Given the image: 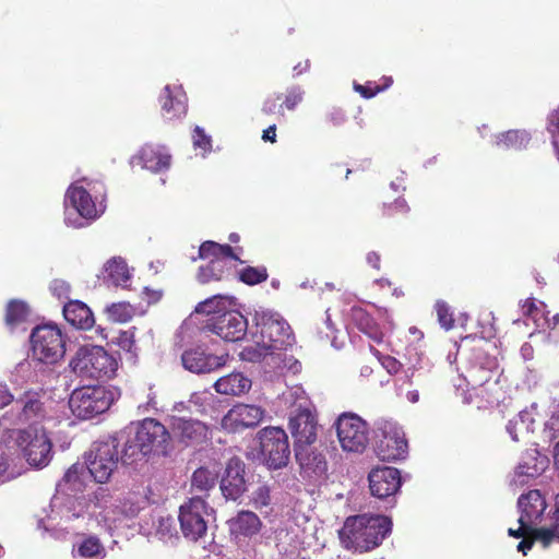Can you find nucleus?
I'll return each instance as SVG.
<instances>
[{
  "label": "nucleus",
  "instance_id": "09e8293b",
  "mask_svg": "<svg viewBox=\"0 0 559 559\" xmlns=\"http://www.w3.org/2000/svg\"><path fill=\"white\" fill-rule=\"evenodd\" d=\"M435 309L440 325L445 330L452 329L454 324V319L453 313L450 311V307L448 306V304L442 300H438L435 305Z\"/></svg>",
  "mask_w": 559,
  "mask_h": 559
},
{
  "label": "nucleus",
  "instance_id": "3c124183",
  "mask_svg": "<svg viewBox=\"0 0 559 559\" xmlns=\"http://www.w3.org/2000/svg\"><path fill=\"white\" fill-rule=\"evenodd\" d=\"M302 97H304V91L300 87L294 86V87L289 88L287 91V94H286L283 105L280 106V109L284 106L288 110H294L296 108V106L299 103H301Z\"/></svg>",
  "mask_w": 559,
  "mask_h": 559
},
{
  "label": "nucleus",
  "instance_id": "a19ab883",
  "mask_svg": "<svg viewBox=\"0 0 559 559\" xmlns=\"http://www.w3.org/2000/svg\"><path fill=\"white\" fill-rule=\"evenodd\" d=\"M199 255L201 259H216V258H229L231 260H239L237 255L233 253V248L229 245H219L214 241H205L200 246Z\"/></svg>",
  "mask_w": 559,
  "mask_h": 559
},
{
  "label": "nucleus",
  "instance_id": "680f3d73",
  "mask_svg": "<svg viewBox=\"0 0 559 559\" xmlns=\"http://www.w3.org/2000/svg\"><path fill=\"white\" fill-rule=\"evenodd\" d=\"M521 355L525 360H531L534 355V348L530 343H524L521 347Z\"/></svg>",
  "mask_w": 559,
  "mask_h": 559
},
{
  "label": "nucleus",
  "instance_id": "e2e57ef3",
  "mask_svg": "<svg viewBox=\"0 0 559 559\" xmlns=\"http://www.w3.org/2000/svg\"><path fill=\"white\" fill-rule=\"evenodd\" d=\"M275 138H276V126L275 124L270 126L266 130L263 131L262 139L264 141L275 142Z\"/></svg>",
  "mask_w": 559,
  "mask_h": 559
},
{
  "label": "nucleus",
  "instance_id": "58836bf2",
  "mask_svg": "<svg viewBox=\"0 0 559 559\" xmlns=\"http://www.w3.org/2000/svg\"><path fill=\"white\" fill-rule=\"evenodd\" d=\"M75 554L84 559H104L107 552L97 537L88 536L76 544Z\"/></svg>",
  "mask_w": 559,
  "mask_h": 559
},
{
  "label": "nucleus",
  "instance_id": "052dcab7",
  "mask_svg": "<svg viewBox=\"0 0 559 559\" xmlns=\"http://www.w3.org/2000/svg\"><path fill=\"white\" fill-rule=\"evenodd\" d=\"M367 262L373 266L374 269H380V254L378 252L371 251L367 254Z\"/></svg>",
  "mask_w": 559,
  "mask_h": 559
},
{
  "label": "nucleus",
  "instance_id": "ea45409f",
  "mask_svg": "<svg viewBox=\"0 0 559 559\" xmlns=\"http://www.w3.org/2000/svg\"><path fill=\"white\" fill-rule=\"evenodd\" d=\"M85 466L83 464H73L64 474L61 481L58 484L59 488L68 489L71 491H81L84 485Z\"/></svg>",
  "mask_w": 559,
  "mask_h": 559
},
{
  "label": "nucleus",
  "instance_id": "de8ad7c7",
  "mask_svg": "<svg viewBox=\"0 0 559 559\" xmlns=\"http://www.w3.org/2000/svg\"><path fill=\"white\" fill-rule=\"evenodd\" d=\"M555 512H554V526L552 528H539L536 532V535L540 538L545 546H547L552 537H559V493L556 496L555 502Z\"/></svg>",
  "mask_w": 559,
  "mask_h": 559
},
{
  "label": "nucleus",
  "instance_id": "0e129e2a",
  "mask_svg": "<svg viewBox=\"0 0 559 559\" xmlns=\"http://www.w3.org/2000/svg\"><path fill=\"white\" fill-rule=\"evenodd\" d=\"M534 545L533 539H523L518 545V550L526 555L527 550H530Z\"/></svg>",
  "mask_w": 559,
  "mask_h": 559
},
{
  "label": "nucleus",
  "instance_id": "7ed1b4c3",
  "mask_svg": "<svg viewBox=\"0 0 559 559\" xmlns=\"http://www.w3.org/2000/svg\"><path fill=\"white\" fill-rule=\"evenodd\" d=\"M82 182H85V186L74 183L66 193L64 223L73 228L85 227L104 212L100 201L105 198L104 185L87 179H83Z\"/></svg>",
  "mask_w": 559,
  "mask_h": 559
},
{
  "label": "nucleus",
  "instance_id": "5fc2aeb1",
  "mask_svg": "<svg viewBox=\"0 0 559 559\" xmlns=\"http://www.w3.org/2000/svg\"><path fill=\"white\" fill-rule=\"evenodd\" d=\"M559 431V417L551 416L548 421L545 423V428L543 430V436L549 442L557 438V432Z\"/></svg>",
  "mask_w": 559,
  "mask_h": 559
},
{
  "label": "nucleus",
  "instance_id": "e433bc0d",
  "mask_svg": "<svg viewBox=\"0 0 559 559\" xmlns=\"http://www.w3.org/2000/svg\"><path fill=\"white\" fill-rule=\"evenodd\" d=\"M352 318L357 328L372 340L380 342L382 333L372 317L362 308H353Z\"/></svg>",
  "mask_w": 559,
  "mask_h": 559
},
{
  "label": "nucleus",
  "instance_id": "473e14b6",
  "mask_svg": "<svg viewBox=\"0 0 559 559\" xmlns=\"http://www.w3.org/2000/svg\"><path fill=\"white\" fill-rule=\"evenodd\" d=\"M104 280L115 286L128 287L131 278L127 263L121 258H112L105 264Z\"/></svg>",
  "mask_w": 559,
  "mask_h": 559
},
{
  "label": "nucleus",
  "instance_id": "c9c22d12",
  "mask_svg": "<svg viewBox=\"0 0 559 559\" xmlns=\"http://www.w3.org/2000/svg\"><path fill=\"white\" fill-rule=\"evenodd\" d=\"M218 472L209 467H199L191 476V489L194 492H207L216 485Z\"/></svg>",
  "mask_w": 559,
  "mask_h": 559
},
{
  "label": "nucleus",
  "instance_id": "cd10ccee",
  "mask_svg": "<svg viewBox=\"0 0 559 559\" xmlns=\"http://www.w3.org/2000/svg\"><path fill=\"white\" fill-rule=\"evenodd\" d=\"M163 116L168 119L180 118L187 114V96L181 86L166 85L159 96Z\"/></svg>",
  "mask_w": 559,
  "mask_h": 559
},
{
  "label": "nucleus",
  "instance_id": "4468645a",
  "mask_svg": "<svg viewBox=\"0 0 559 559\" xmlns=\"http://www.w3.org/2000/svg\"><path fill=\"white\" fill-rule=\"evenodd\" d=\"M205 326L226 342H238L247 334L248 321L240 312L227 310L211 317Z\"/></svg>",
  "mask_w": 559,
  "mask_h": 559
},
{
  "label": "nucleus",
  "instance_id": "13d9d810",
  "mask_svg": "<svg viewBox=\"0 0 559 559\" xmlns=\"http://www.w3.org/2000/svg\"><path fill=\"white\" fill-rule=\"evenodd\" d=\"M13 395L11 394L7 384H0V407L8 406L13 401Z\"/></svg>",
  "mask_w": 559,
  "mask_h": 559
},
{
  "label": "nucleus",
  "instance_id": "7c9ffc66",
  "mask_svg": "<svg viewBox=\"0 0 559 559\" xmlns=\"http://www.w3.org/2000/svg\"><path fill=\"white\" fill-rule=\"evenodd\" d=\"M214 388L217 393L225 395H240L251 388V381L240 372H234L219 378Z\"/></svg>",
  "mask_w": 559,
  "mask_h": 559
},
{
  "label": "nucleus",
  "instance_id": "79ce46f5",
  "mask_svg": "<svg viewBox=\"0 0 559 559\" xmlns=\"http://www.w3.org/2000/svg\"><path fill=\"white\" fill-rule=\"evenodd\" d=\"M228 297L216 295L199 302L194 309L195 313L211 317L221 316L226 310Z\"/></svg>",
  "mask_w": 559,
  "mask_h": 559
},
{
  "label": "nucleus",
  "instance_id": "338daca9",
  "mask_svg": "<svg viewBox=\"0 0 559 559\" xmlns=\"http://www.w3.org/2000/svg\"><path fill=\"white\" fill-rule=\"evenodd\" d=\"M406 399L408 400V402L415 404L419 401V393L418 391L414 390V391H409L407 394H406Z\"/></svg>",
  "mask_w": 559,
  "mask_h": 559
},
{
  "label": "nucleus",
  "instance_id": "4be33fe9",
  "mask_svg": "<svg viewBox=\"0 0 559 559\" xmlns=\"http://www.w3.org/2000/svg\"><path fill=\"white\" fill-rule=\"evenodd\" d=\"M265 411L257 405H235L223 418L226 428H249L259 425L264 418Z\"/></svg>",
  "mask_w": 559,
  "mask_h": 559
},
{
  "label": "nucleus",
  "instance_id": "4c0bfd02",
  "mask_svg": "<svg viewBox=\"0 0 559 559\" xmlns=\"http://www.w3.org/2000/svg\"><path fill=\"white\" fill-rule=\"evenodd\" d=\"M531 135L524 130H510L496 136L495 145L498 148L521 150L526 147Z\"/></svg>",
  "mask_w": 559,
  "mask_h": 559
},
{
  "label": "nucleus",
  "instance_id": "603ef678",
  "mask_svg": "<svg viewBox=\"0 0 559 559\" xmlns=\"http://www.w3.org/2000/svg\"><path fill=\"white\" fill-rule=\"evenodd\" d=\"M194 147L202 148L205 153L212 148L211 136L205 134L204 130L197 126L193 133Z\"/></svg>",
  "mask_w": 559,
  "mask_h": 559
},
{
  "label": "nucleus",
  "instance_id": "a18cd8bd",
  "mask_svg": "<svg viewBox=\"0 0 559 559\" xmlns=\"http://www.w3.org/2000/svg\"><path fill=\"white\" fill-rule=\"evenodd\" d=\"M107 313L114 322H128L132 319L134 308L129 302H117L107 307Z\"/></svg>",
  "mask_w": 559,
  "mask_h": 559
},
{
  "label": "nucleus",
  "instance_id": "20e7f679",
  "mask_svg": "<svg viewBox=\"0 0 559 559\" xmlns=\"http://www.w3.org/2000/svg\"><path fill=\"white\" fill-rule=\"evenodd\" d=\"M170 450V433L166 427L153 418H145L135 428L121 453L123 463L135 462L148 454L167 455Z\"/></svg>",
  "mask_w": 559,
  "mask_h": 559
},
{
  "label": "nucleus",
  "instance_id": "c756f323",
  "mask_svg": "<svg viewBox=\"0 0 559 559\" xmlns=\"http://www.w3.org/2000/svg\"><path fill=\"white\" fill-rule=\"evenodd\" d=\"M64 319L73 326L87 330L94 324L91 309L79 300H70L63 306Z\"/></svg>",
  "mask_w": 559,
  "mask_h": 559
},
{
  "label": "nucleus",
  "instance_id": "c03bdc74",
  "mask_svg": "<svg viewBox=\"0 0 559 559\" xmlns=\"http://www.w3.org/2000/svg\"><path fill=\"white\" fill-rule=\"evenodd\" d=\"M271 487L266 483L259 484L250 493V503L258 510L271 504Z\"/></svg>",
  "mask_w": 559,
  "mask_h": 559
},
{
  "label": "nucleus",
  "instance_id": "6ab92c4d",
  "mask_svg": "<svg viewBox=\"0 0 559 559\" xmlns=\"http://www.w3.org/2000/svg\"><path fill=\"white\" fill-rule=\"evenodd\" d=\"M371 495L384 499L394 495L401 486V475L394 467H377L369 473Z\"/></svg>",
  "mask_w": 559,
  "mask_h": 559
},
{
  "label": "nucleus",
  "instance_id": "9b49d317",
  "mask_svg": "<svg viewBox=\"0 0 559 559\" xmlns=\"http://www.w3.org/2000/svg\"><path fill=\"white\" fill-rule=\"evenodd\" d=\"M377 456L382 461L403 460L407 454V441L401 427L390 420L377 423Z\"/></svg>",
  "mask_w": 559,
  "mask_h": 559
},
{
  "label": "nucleus",
  "instance_id": "39448f33",
  "mask_svg": "<svg viewBox=\"0 0 559 559\" xmlns=\"http://www.w3.org/2000/svg\"><path fill=\"white\" fill-rule=\"evenodd\" d=\"M1 441L8 447H16L33 467L43 468L52 459V443L43 428L7 429Z\"/></svg>",
  "mask_w": 559,
  "mask_h": 559
},
{
  "label": "nucleus",
  "instance_id": "f257e3e1",
  "mask_svg": "<svg viewBox=\"0 0 559 559\" xmlns=\"http://www.w3.org/2000/svg\"><path fill=\"white\" fill-rule=\"evenodd\" d=\"M257 331L252 334L254 345L241 350V358L260 362L264 374L273 381L286 373L296 374L301 364L288 354L296 345V337L288 322L277 312L255 311Z\"/></svg>",
  "mask_w": 559,
  "mask_h": 559
},
{
  "label": "nucleus",
  "instance_id": "9d476101",
  "mask_svg": "<svg viewBox=\"0 0 559 559\" xmlns=\"http://www.w3.org/2000/svg\"><path fill=\"white\" fill-rule=\"evenodd\" d=\"M260 457L270 469H278L287 465L289 445L286 432L278 427H267L259 432Z\"/></svg>",
  "mask_w": 559,
  "mask_h": 559
},
{
  "label": "nucleus",
  "instance_id": "ddd939ff",
  "mask_svg": "<svg viewBox=\"0 0 559 559\" xmlns=\"http://www.w3.org/2000/svg\"><path fill=\"white\" fill-rule=\"evenodd\" d=\"M211 515L212 509L201 497L191 498L182 504L179 510V522L183 536L191 540L203 537Z\"/></svg>",
  "mask_w": 559,
  "mask_h": 559
},
{
  "label": "nucleus",
  "instance_id": "412c9836",
  "mask_svg": "<svg viewBox=\"0 0 559 559\" xmlns=\"http://www.w3.org/2000/svg\"><path fill=\"white\" fill-rule=\"evenodd\" d=\"M107 497L108 495L104 489H98L94 493L93 498H91L93 503L91 515L95 516L97 522L104 527L112 530L122 523L123 516L120 513V504H108Z\"/></svg>",
  "mask_w": 559,
  "mask_h": 559
},
{
  "label": "nucleus",
  "instance_id": "0eeeda50",
  "mask_svg": "<svg viewBox=\"0 0 559 559\" xmlns=\"http://www.w3.org/2000/svg\"><path fill=\"white\" fill-rule=\"evenodd\" d=\"M114 402V393L99 385H87L72 392L69 406L80 419H91L105 413Z\"/></svg>",
  "mask_w": 559,
  "mask_h": 559
},
{
  "label": "nucleus",
  "instance_id": "c85d7f7f",
  "mask_svg": "<svg viewBox=\"0 0 559 559\" xmlns=\"http://www.w3.org/2000/svg\"><path fill=\"white\" fill-rule=\"evenodd\" d=\"M228 524L230 534L237 542H240L242 537L246 538L257 535L262 527L261 520L252 511H240L235 518L228 521Z\"/></svg>",
  "mask_w": 559,
  "mask_h": 559
},
{
  "label": "nucleus",
  "instance_id": "69168bd1",
  "mask_svg": "<svg viewBox=\"0 0 559 559\" xmlns=\"http://www.w3.org/2000/svg\"><path fill=\"white\" fill-rule=\"evenodd\" d=\"M355 90L358 91L359 93H361V95L367 98L374 96L377 92L381 91V88L378 87L376 92H368L367 88L362 85H356Z\"/></svg>",
  "mask_w": 559,
  "mask_h": 559
},
{
  "label": "nucleus",
  "instance_id": "6e6552de",
  "mask_svg": "<svg viewBox=\"0 0 559 559\" xmlns=\"http://www.w3.org/2000/svg\"><path fill=\"white\" fill-rule=\"evenodd\" d=\"M119 440L108 437L93 443L86 455V468L90 475L99 484L109 480L119 462Z\"/></svg>",
  "mask_w": 559,
  "mask_h": 559
},
{
  "label": "nucleus",
  "instance_id": "b1692460",
  "mask_svg": "<svg viewBox=\"0 0 559 559\" xmlns=\"http://www.w3.org/2000/svg\"><path fill=\"white\" fill-rule=\"evenodd\" d=\"M546 507V500L538 490H530L526 495L520 496L518 500L519 524L535 527Z\"/></svg>",
  "mask_w": 559,
  "mask_h": 559
},
{
  "label": "nucleus",
  "instance_id": "a878e982",
  "mask_svg": "<svg viewBox=\"0 0 559 559\" xmlns=\"http://www.w3.org/2000/svg\"><path fill=\"white\" fill-rule=\"evenodd\" d=\"M171 430L175 438L186 445L198 444L206 439L207 427L197 419L174 417Z\"/></svg>",
  "mask_w": 559,
  "mask_h": 559
},
{
  "label": "nucleus",
  "instance_id": "a211bd4d",
  "mask_svg": "<svg viewBox=\"0 0 559 559\" xmlns=\"http://www.w3.org/2000/svg\"><path fill=\"white\" fill-rule=\"evenodd\" d=\"M219 489L226 500L236 501L246 491L245 464L239 459H230L221 479Z\"/></svg>",
  "mask_w": 559,
  "mask_h": 559
},
{
  "label": "nucleus",
  "instance_id": "bf43d9fd",
  "mask_svg": "<svg viewBox=\"0 0 559 559\" xmlns=\"http://www.w3.org/2000/svg\"><path fill=\"white\" fill-rule=\"evenodd\" d=\"M278 99L280 95L276 98H267L263 104L262 111L266 115L275 114Z\"/></svg>",
  "mask_w": 559,
  "mask_h": 559
},
{
  "label": "nucleus",
  "instance_id": "1a4fd4ad",
  "mask_svg": "<svg viewBox=\"0 0 559 559\" xmlns=\"http://www.w3.org/2000/svg\"><path fill=\"white\" fill-rule=\"evenodd\" d=\"M32 357L52 365L66 353V341L59 328L52 324L36 326L31 334Z\"/></svg>",
  "mask_w": 559,
  "mask_h": 559
},
{
  "label": "nucleus",
  "instance_id": "aec40b11",
  "mask_svg": "<svg viewBox=\"0 0 559 559\" xmlns=\"http://www.w3.org/2000/svg\"><path fill=\"white\" fill-rule=\"evenodd\" d=\"M52 513L60 516V520L70 522L83 516L86 512L91 514L93 503L84 497H74L70 495H56L50 502Z\"/></svg>",
  "mask_w": 559,
  "mask_h": 559
},
{
  "label": "nucleus",
  "instance_id": "dca6fc26",
  "mask_svg": "<svg viewBox=\"0 0 559 559\" xmlns=\"http://www.w3.org/2000/svg\"><path fill=\"white\" fill-rule=\"evenodd\" d=\"M15 424H29L28 427H37L48 415L41 395L38 392L27 391L15 401Z\"/></svg>",
  "mask_w": 559,
  "mask_h": 559
},
{
  "label": "nucleus",
  "instance_id": "f704fd0d",
  "mask_svg": "<svg viewBox=\"0 0 559 559\" xmlns=\"http://www.w3.org/2000/svg\"><path fill=\"white\" fill-rule=\"evenodd\" d=\"M229 258L211 259L205 266H201L198 273V281L201 284H206L212 281H221L225 272L228 270Z\"/></svg>",
  "mask_w": 559,
  "mask_h": 559
},
{
  "label": "nucleus",
  "instance_id": "37998d69",
  "mask_svg": "<svg viewBox=\"0 0 559 559\" xmlns=\"http://www.w3.org/2000/svg\"><path fill=\"white\" fill-rule=\"evenodd\" d=\"M28 314L29 310L26 304L19 300H12L11 302H9L7 308V324L10 326H14L25 321Z\"/></svg>",
  "mask_w": 559,
  "mask_h": 559
},
{
  "label": "nucleus",
  "instance_id": "2f4dec72",
  "mask_svg": "<svg viewBox=\"0 0 559 559\" xmlns=\"http://www.w3.org/2000/svg\"><path fill=\"white\" fill-rule=\"evenodd\" d=\"M535 418L532 411H522L507 425V431L513 441L525 439L534 432Z\"/></svg>",
  "mask_w": 559,
  "mask_h": 559
},
{
  "label": "nucleus",
  "instance_id": "f3484780",
  "mask_svg": "<svg viewBox=\"0 0 559 559\" xmlns=\"http://www.w3.org/2000/svg\"><path fill=\"white\" fill-rule=\"evenodd\" d=\"M289 429L295 439V449L312 445L317 440V421L308 408H298L289 417Z\"/></svg>",
  "mask_w": 559,
  "mask_h": 559
},
{
  "label": "nucleus",
  "instance_id": "49530a36",
  "mask_svg": "<svg viewBox=\"0 0 559 559\" xmlns=\"http://www.w3.org/2000/svg\"><path fill=\"white\" fill-rule=\"evenodd\" d=\"M267 271L264 266L252 267L248 266L240 271L239 280L248 285H255L266 281Z\"/></svg>",
  "mask_w": 559,
  "mask_h": 559
},
{
  "label": "nucleus",
  "instance_id": "72a5a7b5",
  "mask_svg": "<svg viewBox=\"0 0 559 559\" xmlns=\"http://www.w3.org/2000/svg\"><path fill=\"white\" fill-rule=\"evenodd\" d=\"M495 373H497L496 361L488 359L487 366H484V364L473 365L467 371L466 379L468 384L477 388L488 383Z\"/></svg>",
  "mask_w": 559,
  "mask_h": 559
},
{
  "label": "nucleus",
  "instance_id": "393cba45",
  "mask_svg": "<svg viewBox=\"0 0 559 559\" xmlns=\"http://www.w3.org/2000/svg\"><path fill=\"white\" fill-rule=\"evenodd\" d=\"M547 466V459L540 456L536 450L525 452L522 461L515 467L511 484L524 486L531 479L539 476Z\"/></svg>",
  "mask_w": 559,
  "mask_h": 559
},
{
  "label": "nucleus",
  "instance_id": "6e6d98bb",
  "mask_svg": "<svg viewBox=\"0 0 559 559\" xmlns=\"http://www.w3.org/2000/svg\"><path fill=\"white\" fill-rule=\"evenodd\" d=\"M141 508L138 503H133L130 501H124L120 504V513L124 519H132L136 516L140 512Z\"/></svg>",
  "mask_w": 559,
  "mask_h": 559
},
{
  "label": "nucleus",
  "instance_id": "2eb2a0df",
  "mask_svg": "<svg viewBox=\"0 0 559 559\" xmlns=\"http://www.w3.org/2000/svg\"><path fill=\"white\" fill-rule=\"evenodd\" d=\"M295 456L300 467V475L312 484H321L326 478L328 463L324 455L312 445L295 449Z\"/></svg>",
  "mask_w": 559,
  "mask_h": 559
},
{
  "label": "nucleus",
  "instance_id": "423d86ee",
  "mask_svg": "<svg viewBox=\"0 0 559 559\" xmlns=\"http://www.w3.org/2000/svg\"><path fill=\"white\" fill-rule=\"evenodd\" d=\"M70 368L83 378H110L117 369V361L102 346L87 345L78 349Z\"/></svg>",
  "mask_w": 559,
  "mask_h": 559
},
{
  "label": "nucleus",
  "instance_id": "864d4df0",
  "mask_svg": "<svg viewBox=\"0 0 559 559\" xmlns=\"http://www.w3.org/2000/svg\"><path fill=\"white\" fill-rule=\"evenodd\" d=\"M50 290L58 299H66L69 297L71 286L63 280H53L50 284Z\"/></svg>",
  "mask_w": 559,
  "mask_h": 559
},
{
  "label": "nucleus",
  "instance_id": "bb28decb",
  "mask_svg": "<svg viewBox=\"0 0 559 559\" xmlns=\"http://www.w3.org/2000/svg\"><path fill=\"white\" fill-rule=\"evenodd\" d=\"M138 160L143 168L153 173H162L170 167L171 156L165 146L146 144L132 158Z\"/></svg>",
  "mask_w": 559,
  "mask_h": 559
},
{
  "label": "nucleus",
  "instance_id": "f8f14e48",
  "mask_svg": "<svg viewBox=\"0 0 559 559\" xmlns=\"http://www.w3.org/2000/svg\"><path fill=\"white\" fill-rule=\"evenodd\" d=\"M337 438L346 452L361 453L369 442L367 423L356 414H342L336 421Z\"/></svg>",
  "mask_w": 559,
  "mask_h": 559
},
{
  "label": "nucleus",
  "instance_id": "4d7b16f0",
  "mask_svg": "<svg viewBox=\"0 0 559 559\" xmlns=\"http://www.w3.org/2000/svg\"><path fill=\"white\" fill-rule=\"evenodd\" d=\"M537 531H539V528H535V527H532V526H522L520 524V527L518 530L509 528L508 534L510 536H512V537H515V538H520V537H524V536L531 535L534 538L540 539L536 535Z\"/></svg>",
  "mask_w": 559,
  "mask_h": 559
},
{
  "label": "nucleus",
  "instance_id": "5701e85b",
  "mask_svg": "<svg viewBox=\"0 0 559 559\" xmlns=\"http://www.w3.org/2000/svg\"><path fill=\"white\" fill-rule=\"evenodd\" d=\"M227 356L205 353L202 348L183 352L181 361L183 367L194 373L212 372L226 364Z\"/></svg>",
  "mask_w": 559,
  "mask_h": 559
},
{
  "label": "nucleus",
  "instance_id": "f03ea898",
  "mask_svg": "<svg viewBox=\"0 0 559 559\" xmlns=\"http://www.w3.org/2000/svg\"><path fill=\"white\" fill-rule=\"evenodd\" d=\"M391 530L392 522L388 516L364 513L346 519L340 539L346 549L365 552L378 547Z\"/></svg>",
  "mask_w": 559,
  "mask_h": 559
},
{
  "label": "nucleus",
  "instance_id": "774afa93",
  "mask_svg": "<svg viewBox=\"0 0 559 559\" xmlns=\"http://www.w3.org/2000/svg\"><path fill=\"white\" fill-rule=\"evenodd\" d=\"M554 461H555V465L559 469V441L556 443L555 449H554Z\"/></svg>",
  "mask_w": 559,
  "mask_h": 559
},
{
  "label": "nucleus",
  "instance_id": "8fccbe9b",
  "mask_svg": "<svg viewBox=\"0 0 559 559\" xmlns=\"http://www.w3.org/2000/svg\"><path fill=\"white\" fill-rule=\"evenodd\" d=\"M548 131L551 134V142L559 159V108L548 117Z\"/></svg>",
  "mask_w": 559,
  "mask_h": 559
}]
</instances>
